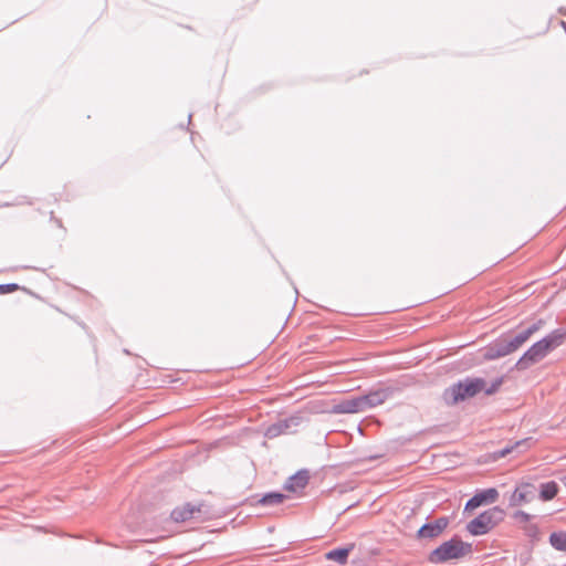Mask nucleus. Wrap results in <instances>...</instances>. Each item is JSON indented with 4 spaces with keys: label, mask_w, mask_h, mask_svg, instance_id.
<instances>
[{
    "label": "nucleus",
    "mask_w": 566,
    "mask_h": 566,
    "mask_svg": "<svg viewBox=\"0 0 566 566\" xmlns=\"http://www.w3.org/2000/svg\"><path fill=\"white\" fill-rule=\"evenodd\" d=\"M502 382V378H499L493 381L490 387H486V382L482 378H467L447 389L444 399L450 403H457L481 391H484L486 395H492L500 388Z\"/></svg>",
    "instance_id": "nucleus-1"
},
{
    "label": "nucleus",
    "mask_w": 566,
    "mask_h": 566,
    "mask_svg": "<svg viewBox=\"0 0 566 566\" xmlns=\"http://www.w3.org/2000/svg\"><path fill=\"white\" fill-rule=\"evenodd\" d=\"M564 339V334L558 331H555L542 338L541 340L533 344L517 360L515 367L518 370H525L530 366L541 361L545 358L552 350L562 345Z\"/></svg>",
    "instance_id": "nucleus-2"
},
{
    "label": "nucleus",
    "mask_w": 566,
    "mask_h": 566,
    "mask_svg": "<svg viewBox=\"0 0 566 566\" xmlns=\"http://www.w3.org/2000/svg\"><path fill=\"white\" fill-rule=\"evenodd\" d=\"M542 322H537L521 331L513 337H504L491 345L484 353V358L493 360L507 356L521 348L530 337L541 328Z\"/></svg>",
    "instance_id": "nucleus-3"
},
{
    "label": "nucleus",
    "mask_w": 566,
    "mask_h": 566,
    "mask_svg": "<svg viewBox=\"0 0 566 566\" xmlns=\"http://www.w3.org/2000/svg\"><path fill=\"white\" fill-rule=\"evenodd\" d=\"M470 552V544L462 542L458 537H453L432 551L429 556V560L433 564H440L451 559L461 558Z\"/></svg>",
    "instance_id": "nucleus-4"
},
{
    "label": "nucleus",
    "mask_w": 566,
    "mask_h": 566,
    "mask_svg": "<svg viewBox=\"0 0 566 566\" xmlns=\"http://www.w3.org/2000/svg\"><path fill=\"white\" fill-rule=\"evenodd\" d=\"M503 518L504 511L499 506H493L469 522L467 530L473 536L484 535L503 521Z\"/></svg>",
    "instance_id": "nucleus-5"
},
{
    "label": "nucleus",
    "mask_w": 566,
    "mask_h": 566,
    "mask_svg": "<svg viewBox=\"0 0 566 566\" xmlns=\"http://www.w3.org/2000/svg\"><path fill=\"white\" fill-rule=\"evenodd\" d=\"M499 497V492L494 488H490L486 490H483L476 494H474L465 504V510H475L476 507L484 505V504H492L494 503Z\"/></svg>",
    "instance_id": "nucleus-6"
},
{
    "label": "nucleus",
    "mask_w": 566,
    "mask_h": 566,
    "mask_svg": "<svg viewBox=\"0 0 566 566\" xmlns=\"http://www.w3.org/2000/svg\"><path fill=\"white\" fill-rule=\"evenodd\" d=\"M535 496V488L532 484L523 483L516 486L515 491L510 497L511 506H521L531 502Z\"/></svg>",
    "instance_id": "nucleus-7"
},
{
    "label": "nucleus",
    "mask_w": 566,
    "mask_h": 566,
    "mask_svg": "<svg viewBox=\"0 0 566 566\" xmlns=\"http://www.w3.org/2000/svg\"><path fill=\"white\" fill-rule=\"evenodd\" d=\"M448 524L449 520L447 517H440L432 523H427L419 528L418 537L434 538L444 531Z\"/></svg>",
    "instance_id": "nucleus-8"
},
{
    "label": "nucleus",
    "mask_w": 566,
    "mask_h": 566,
    "mask_svg": "<svg viewBox=\"0 0 566 566\" xmlns=\"http://www.w3.org/2000/svg\"><path fill=\"white\" fill-rule=\"evenodd\" d=\"M202 504L193 505L190 503H186L185 505L180 507H176L171 512V518L175 522H186L191 518H197L198 515L202 512Z\"/></svg>",
    "instance_id": "nucleus-9"
},
{
    "label": "nucleus",
    "mask_w": 566,
    "mask_h": 566,
    "mask_svg": "<svg viewBox=\"0 0 566 566\" xmlns=\"http://www.w3.org/2000/svg\"><path fill=\"white\" fill-rule=\"evenodd\" d=\"M364 411V402L360 396L343 400L333 407V412L335 413H356Z\"/></svg>",
    "instance_id": "nucleus-10"
},
{
    "label": "nucleus",
    "mask_w": 566,
    "mask_h": 566,
    "mask_svg": "<svg viewBox=\"0 0 566 566\" xmlns=\"http://www.w3.org/2000/svg\"><path fill=\"white\" fill-rule=\"evenodd\" d=\"M390 390L389 389H379L371 391L367 395L360 396L361 400L364 402V409L365 411L367 409L377 407L381 403H384L389 397H390Z\"/></svg>",
    "instance_id": "nucleus-11"
},
{
    "label": "nucleus",
    "mask_w": 566,
    "mask_h": 566,
    "mask_svg": "<svg viewBox=\"0 0 566 566\" xmlns=\"http://www.w3.org/2000/svg\"><path fill=\"white\" fill-rule=\"evenodd\" d=\"M308 483V474L306 471H298L285 483V489L291 492H297L298 490L304 489Z\"/></svg>",
    "instance_id": "nucleus-12"
},
{
    "label": "nucleus",
    "mask_w": 566,
    "mask_h": 566,
    "mask_svg": "<svg viewBox=\"0 0 566 566\" xmlns=\"http://www.w3.org/2000/svg\"><path fill=\"white\" fill-rule=\"evenodd\" d=\"M354 546H355L354 544H350L347 547H339V548L332 549L328 553H326L325 557L328 560H333L340 565H344L347 563L349 553L354 549Z\"/></svg>",
    "instance_id": "nucleus-13"
},
{
    "label": "nucleus",
    "mask_w": 566,
    "mask_h": 566,
    "mask_svg": "<svg viewBox=\"0 0 566 566\" xmlns=\"http://www.w3.org/2000/svg\"><path fill=\"white\" fill-rule=\"evenodd\" d=\"M551 545L558 551H566V533L555 532L549 536Z\"/></svg>",
    "instance_id": "nucleus-14"
},
{
    "label": "nucleus",
    "mask_w": 566,
    "mask_h": 566,
    "mask_svg": "<svg viewBox=\"0 0 566 566\" xmlns=\"http://www.w3.org/2000/svg\"><path fill=\"white\" fill-rule=\"evenodd\" d=\"M557 494V485L555 482L544 483L541 486V497L545 501L552 500Z\"/></svg>",
    "instance_id": "nucleus-15"
},
{
    "label": "nucleus",
    "mask_w": 566,
    "mask_h": 566,
    "mask_svg": "<svg viewBox=\"0 0 566 566\" xmlns=\"http://www.w3.org/2000/svg\"><path fill=\"white\" fill-rule=\"evenodd\" d=\"M285 495L282 493H269L261 499L263 505H275L283 502Z\"/></svg>",
    "instance_id": "nucleus-16"
},
{
    "label": "nucleus",
    "mask_w": 566,
    "mask_h": 566,
    "mask_svg": "<svg viewBox=\"0 0 566 566\" xmlns=\"http://www.w3.org/2000/svg\"><path fill=\"white\" fill-rule=\"evenodd\" d=\"M528 441H530L528 439L516 441L514 444L497 451L496 455H497V458H504L509 453H511L513 450L528 446Z\"/></svg>",
    "instance_id": "nucleus-17"
},
{
    "label": "nucleus",
    "mask_w": 566,
    "mask_h": 566,
    "mask_svg": "<svg viewBox=\"0 0 566 566\" xmlns=\"http://www.w3.org/2000/svg\"><path fill=\"white\" fill-rule=\"evenodd\" d=\"M286 428H289V423H287V421H283V422H280L277 424L271 426L268 429L266 434L269 437H274V436H277V434L282 433L284 431V429H286Z\"/></svg>",
    "instance_id": "nucleus-18"
},
{
    "label": "nucleus",
    "mask_w": 566,
    "mask_h": 566,
    "mask_svg": "<svg viewBox=\"0 0 566 566\" xmlns=\"http://www.w3.org/2000/svg\"><path fill=\"white\" fill-rule=\"evenodd\" d=\"M18 285L14 284V283H10V284H1L0 285V292L1 293H11L13 291H17L18 290Z\"/></svg>",
    "instance_id": "nucleus-19"
},
{
    "label": "nucleus",
    "mask_w": 566,
    "mask_h": 566,
    "mask_svg": "<svg viewBox=\"0 0 566 566\" xmlns=\"http://www.w3.org/2000/svg\"><path fill=\"white\" fill-rule=\"evenodd\" d=\"M514 517H520L522 518L523 521H527L530 518V515L523 511H518L514 514Z\"/></svg>",
    "instance_id": "nucleus-20"
}]
</instances>
